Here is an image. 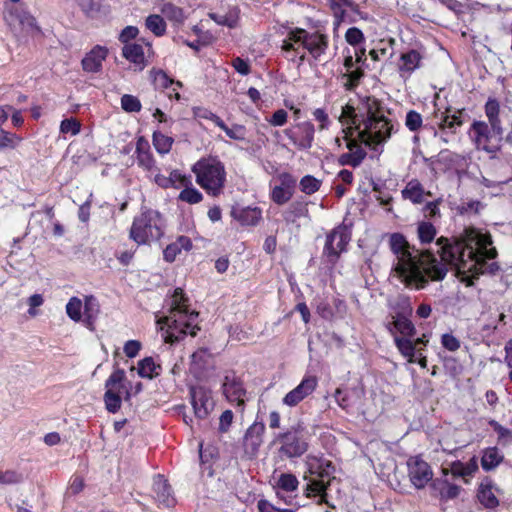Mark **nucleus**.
<instances>
[{
  "instance_id": "1",
  "label": "nucleus",
  "mask_w": 512,
  "mask_h": 512,
  "mask_svg": "<svg viewBox=\"0 0 512 512\" xmlns=\"http://www.w3.org/2000/svg\"><path fill=\"white\" fill-rule=\"evenodd\" d=\"M388 244L396 259L392 270L409 288L419 290L425 288L429 280H443L448 267L454 269L467 286H472L480 275H494L500 269L497 262H487L498 256L492 235L474 226L466 227L459 237L441 236L436 240L440 262L430 250L417 249L400 232L390 234Z\"/></svg>"
},
{
  "instance_id": "2",
  "label": "nucleus",
  "mask_w": 512,
  "mask_h": 512,
  "mask_svg": "<svg viewBox=\"0 0 512 512\" xmlns=\"http://www.w3.org/2000/svg\"><path fill=\"white\" fill-rule=\"evenodd\" d=\"M390 109L383 100L374 95H357L356 103L350 100L342 107L339 122L343 140L357 137L363 144L376 151L384 145L394 132L393 121L389 118Z\"/></svg>"
},
{
  "instance_id": "3",
  "label": "nucleus",
  "mask_w": 512,
  "mask_h": 512,
  "mask_svg": "<svg viewBox=\"0 0 512 512\" xmlns=\"http://www.w3.org/2000/svg\"><path fill=\"white\" fill-rule=\"evenodd\" d=\"M329 45L330 38L324 30L308 31L301 27H291L282 40L281 52L286 60L300 66L307 60V56L320 61L327 54Z\"/></svg>"
},
{
  "instance_id": "4",
  "label": "nucleus",
  "mask_w": 512,
  "mask_h": 512,
  "mask_svg": "<svg viewBox=\"0 0 512 512\" xmlns=\"http://www.w3.org/2000/svg\"><path fill=\"white\" fill-rule=\"evenodd\" d=\"M386 328L392 334L397 349L408 362H417L420 367H427L424 347L429 342V333L419 334L413 322H387Z\"/></svg>"
},
{
  "instance_id": "5",
  "label": "nucleus",
  "mask_w": 512,
  "mask_h": 512,
  "mask_svg": "<svg viewBox=\"0 0 512 512\" xmlns=\"http://www.w3.org/2000/svg\"><path fill=\"white\" fill-rule=\"evenodd\" d=\"M191 171L195 175L196 183L211 197L223 194L227 172L224 163L217 156H205L197 160Z\"/></svg>"
},
{
  "instance_id": "6",
  "label": "nucleus",
  "mask_w": 512,
  "mask_h": 512,
  "mask_svg": "<svg viewBox=\"0 0 512 512\" xmlns=\"http://www.w3.org/2000/svg\"><path fill=\"white\" fill-rule=\"evenodd\" d=\"M164 228L163 215L158 210L142 206L140 212L133 218L129 238L138 246L148 245L161 239Z\"/></svg>"
},
{
  "instance_id": "7",
  "label": "nucleus",
  "mask_w": 512,
  "mask_h": 512,
  "mask_svg": "<svg viewBox=\"0 0 512 512\" xmlns=\"http://www.w3.org/2000/svg\"><path fill=\"white\" fill-rule=\"evenodd\" d=\"M467 133L477 151L485 152L491 158L500 152L503 126L486 123L484 120H473Z\"/></svg>"
},
{
  "instance_id": "8",
  "label": "nucleus",
  "mask_w": 512,
  "mask_h": 512,
  "mask_svg": "<svg viewBox=\"0 0 512 512\" xmlns=\"http://www.w3.org/2000/svg\"><path fill=\"white\" fill-rule=\"evenodd\" d=\"M273 444L278 445V455L284 459L299 458L308 450V442L300 426H291L274 436Z\"/></svg>"
},
{
  "instance_id": "9",
  "label": "nucleus",
  "mask_w": 512,
  "mask_h": 512,
  "mask_svg": "<svg viewBox=\"0 0 512 512\" xmlns=\"http://www.w3.org/2000/svg\"><path fill=\"white\" fill-rule=\"evenodd\" d=\"M351 236V230L344 223L337 225L327 233L322 255L332 267L338 263L341 254L347 251Z\"/></svg>"
},
{
  "instance_id": "10",
  "label": "nucleus",
  "mask_w": 512,
  "mask_h": 512,
  "mask_svg": "<svg viewBox=\"0 0 512 512\" xmlns=\"http://www.w3.org/2000/svg\"><path fill=\"white\" fill-rule=\"evenodd\" d=\"M126 374L123 369L117 368L105 381L104 403L110 413H116L122 404L121 394L125 392L126 399H129L130 392L124 386Z\"/></svg>"
},
{
  "instance_id": "11",
  "label": "nucleus",
  "mask_w": 512,
  "mask_h": 512,
  "mask_svg": "<svg viewBox=\"0 0 512 512\" xmlns=\"http://www.w3.org/2000/svg\"><path fill=\"white\" fill-rule=\"evenodd\" d=\"M312 307L323 320H341L348 316L347 304L338 296L318 294L313 299Z\"/></svg>"
},
{
  "instance_id": "12",
  "label": "nucleus",
  "mask_w": 512,
  "mask_h": 512,
  "mask_svg": "<svg viewBox=\"0 0 512 512\" xmlns=\"http://www.w3.org/2000/svg\"><path fill=\"white\" fill-rule=\"evenodd\" d=\"M154 54L152 43L144 38L122 47V57L133 64L136 71H143Z\"/></svg>"
},
{
  "instance_id": "13",
  "label": "nucleus",
  "mask_w": 512,
  "mask_h": 512,
  "mask_svg": "<svg viewBox=\"0 0 512 512\" xmlns=\"http://www.w3.org/2000/svg\"><path fill=\"white\" fill-rule=\"evenodd\" d=\"M315 131L314 124L306 120L286 128L283 133L297 150L307 151L313 146Z\"/></svg>"
},
{
  "instance_id": "14",
  "label": "nucleus",
  "mask_w": 512,
  "mask_h": 512,
  "mask_svg": "<svg viewBox=\"0 0 512 512\" xmlns=\"http://www.w3.org/2000/svg\"><path fill=\"white\" fill-rule=\"evenodd\" d=\"M279 181L270 191V199L276 205L282 206L288 203L295 194L297 186L296 177L290 172H281L277 175Z\"/></svg>"
},
{
  "instance_id": "15",
  "label": "nucleus",
  "mask_w": 512,
  "mask_h": 512,
  "mask_svg": "<svg viewBox=\"0 0 512 512\" xmlns=\"http://www.w3.org/2000/svg\"><path fill=\"white\" fill-rule=\"evenodd\" d=\"M317 386L318 378L315 375L306 374L301 382L283 397L282 403L288 407H296L311 396Z\"/></svg>"
},
{
  "instance_id": "16",
  "label": "nucleus",
  "mask_w": 512,
  "mask_h": 512,
  "mask_svg": "<svg viewBox=\"0 0 512 512\" xmlns=\"http://www.w3.org/2000/svg\"><path fill=\"white\" fill-rule=\"evenodd\" d=\"M407 467L410 481L417 489L424 488L432 480V469L420 456L410 457L407 461Z\"/></svg>"
},
{
  "instance_id": "17",
  "label": "nucleus",
  "mask_w": 512,
  "mask_h": 512,
  "mask_svg": "<svg viewBox=\"0 0 512 512\" xmlns=\"http://www.w3.org/2000/svg\"><path fill=\"white\" fill-rule=\"evenodd\" d=\"M190 397L195 416L205 419L214 408L210 389L204 386H193L190 388Z\"/></svg>"
},
{
  "instance_id": "18",
  "label": "nucleus",
  "mask_w": 512,
  "mask_h": 512,
  "mask_svg": "<svg viewBox=\"0 0 512 512\" xmlns=\"http://www.w3.org/2000/svg\"><path fill=\"white\" fill-rule=\"evenodd\" d=\"M166 342L174 343L185 338L186 335L196 336L200 330L194 322H158Z\"/></svg>"
},
{
  "instance_id": "19",
  "label": "nucleus",
  "mask_w": 512,
  "mask_h": 512,
  "mask_svg": "<svg viewBox=\"0 0 512 512\" xmlns=\"http://www.w3.org/2000/svg\"><path fill=\"white\" fill-rule=\"evenodd\" d=\"M365 396V389L362 385H356L349 388H337L334 398L337 404L346 412L359 408Z\"/></svg>"
},
{
  "instance_id": "20",
  "label": "nucleus",
  "mask_w": 512,
  "mask_h": 512,
  "mask_svg": "<svg viewBox=\"0 0 512 512\" xmlns=\"http://www.w3.org/2000/svg\"><path fill=\"white\" fill-rule=\"evenodd\" d=\"M223 394L226 399L239 407H244L246 390L241 379L234 373L225 375L222 383Z\"/></svg>"
},
{
  "instance_id": "21",
  "label": "nucleus",
  "mask_w": 512,
  "mask_h": 512,
  "mask_svg": "<svg viewBox=\"0 0 512 512\" xmlns=\"http://www.w3.org/2000/svg\"><path fill=\"white\" fill-rule=\"evenodd\" d=\"M333 471L334 466L330 461L320 462L317 467L311 464L309 467L310 474H315L320 479L313 480L309 484H307V496H310V493L319 494L321 496V502H326L325 491L327 489V484L324 482L323 478L329 477Z\"/></svg>"
},
{
  "instance_id": "22",
  "label": "nucleus",
  "mask_w": 512,
  "mask_h": 512,
  "mask_svg": "<svg viewBox=\"0 0 512 512\" xmlns=\"http://www.w3.org/2000/svg\"><path fill=\"white\" fill-rule=\"evenodd\" d=\"M344 144L348 152L339 155L338 164L354 168L360 166L367 156L366 150L362 147L363 142L357 137L344 140Z\"/></svg>"
},
{
  "instance_id": "23",
  "label": "nucleus",
  "mask_w": 512,
  "mask_h": 512,
  "mask_svg": "<svg viewBox=\"0 0 512 512\" xmlns=\"http://www.w3.org/2000/svg\"><path fill=\"white\" fill-rule=\"evenodd\" d=\"M215 361L207 348H200L191 355L189 370L198 379L204 378L214 370Z\"/></svg>"
},
{
  "instance_id": "24",
  "label": "nucleus",
  "mask_w": 512,
  "mask_h": 512,
  "mask_svg": "<svg viewBox=\"0 0 512 512\" xmlns=\"http://www.w3.org/2000/svg\"><path fill=\"white\" fill-rule=\"evenodd\" d=\"M109 55V49L103 45H95L81 60L82 70L86 73L97 74L103 70V62Z\"/></svg>"
},
{
  "instance_id": "25",
  "label": "nucleus",
  "mask_w": 512,
  "mask_h": 512,
  "mask_svg": "<svg viewBox=\"0 0 512 512\" xmlns=\"http://www.w3.org/2000/svg\"><path fill=\"white\" fill-rule=\"evenodd\" d=\"M424 53L418 49H409L401 53L397 70L402 78H409L418 69L422 67Z\"/></svg>"
},
{
  "instance_id": "26",
  "label": "nucleus",
  "mask_w": 512,
  "mask_h": 512,
  "mask_svg": "<svg viewBox=\"0 0 512 512\" xmlns=\"http://www.w3.org/2000/svg\"><path fill=\"white\" fill-rule=\"evenodd\" d=\"M227 330L233 340H252L262 333V322H233Z\"/></svg>"
},
{
  "instance_id": "27",
  "label": "nucleus",
  "mask_w": 512,
  "mask_h": 512,
  "mask_svg": "<svg viewBox=\"0 0 512 512\" xmlns=\"http://www.w3.org/2000/svg\"><path fill=\"white\" fill-rule=\"evenodd\" d=\"M264 433L265 425L262 422H254L248 427L243 439V446L247 455L256 456L263 443Z\"/></svg>"
},
{
  "instance_id": "28",
  "label": "nucleus",
  "mask_w": 512,
  "mask_h": 512,
  "mask_svg": "<svg viewBox=\"0 0 512 512\" xmlns=\"http://www.w3.org/2000/svg\"><path fill=\"white\" fill-rule=\"evenodd\" d=\"M135 156L137 165L143 170L147 172L159 171L151 152L150 143L144 136H139L136 140Z\"/></svg>"
},
{
  "instance_id": "29",
  "label": "nucleus",
  "mask_w": 512,
  "mask_h": 512,
  "mask_svg": "<svg viewBox=\"0 0 512 512\" xmlns=\"http://www.w3.org/2000/svg\"><path fill=\"white\" fill-rule=\"evenodd\" d=\"M153 493L154 498L160 506L172 507L175 505L176 500L172 495L171 487L164 476L158 474L153 480Z\"/></svg>"
},
{
  "instance_id": "30",
  "label": "nucleus",
  "mask_w": 512,
  "mask_h": 512,
  "mask_svg": "<svg viewBox=\"0 0 512 512\" xmlns=\"http://www.w3.org/2000/svg\"><path fill=\"white\" fill-rule=\"evenodd\" d=\"M170 312L173 314V316L198 315L196 311L190 309V299L184 290L180 287L175 288L170 296Z\"/></svg>"
},
{
  "instance_id": "31",
  "label": "nucleus",
  "mask_w": 512,
  "mask_h": 512,
  "mask_svg": "<svg viewBox=\"0 0 512 512\" xmlns=\"http://www.w3.org/2000/svg\"><path fill=\"white\" fill-rule=\"evenodd\" d=\"M262 213V209L258 206H247L233 208L231 215L240 225L254 227L261 222L263 218Z\"/></svg>"
},
{
  "instance_id": "32",
  "label": "nucleus",
  "mask_w": 512,
  "mask_h": 512,
  "mask_svg": "<svg viewBox=\"0 0 512 512\" xmlns=\"http://www.w3.org/2000/svg\"><path fill=\"white\" fill-rule=\"evenodd\" d=\"M365 77V70L360 66H355L352 69H340L338 79L341 81L342 87L345 91H355L362 83Z\"/></svg>"
},
{
  "instance_id": "33",
  "label": "nucleus",
  "mask_w": 512,
  "mask_h": 512,
  "mask_svg": "<svg viewBox=\"0 0 512 512\" xmlns=\"http://www.w3.org/2000/svg\"><path fill=\"white\" fill-rule=\"evenodd\" d=\"M498 488L495 486L493 481L486 477L479 485L477 491V498L479 502L488 509H494L499 505L495 492H498Z\"/></svg>"
},
{
  "instance_id": "34",
  "label": "nucleus",
  "mask_w": 512,
  "mask_h": 512,
  "mask_svg": "<svg viewBox=\"0 0 512 512\" xmlns=\"http://www.w3.org/2000/svg\"><path fill=\"white\" fill-rule=\"evenodd\" d=\"M452 107L447 106L445 111L440 115V121L438 123V129L441 131L448 130L452 134H455L458 127H461L464 124V120L462 115L465 113V109H457L453 114Z\"/></svg>"
},
{
  "instance_id": "35",
  "label": "nucleus",
  "mask_w": 512,
  "mask_h": 512,
  "mask_svg": "<svg viewBox=\"0 0 512 512\" xmlns=\"http://www.w3.org/2000/svg\"><path fill=\"white\" fill-rule=\"evenodd\" d=\"M160 12L164 19H167L172 27L179 29L187 19L185 10L170 1H165L160 6Z\"/></svg>"
},
{
  "instance_id": "36",
  "label": "nucleus",
  "mask_w": 512,
  "mask_h": 512,
  "mask_svg": "<svg viewBox=\"0 0 512 512\" xmlns=\"http://www.w3.org/2000/svg\"><path fill=\"white\" fill-rule=\"evenodd\" d=\"M426 195L431 196V192L425 191L424 186L418 179H411L401 190L402 198L409 200L414 205L422 204Z\"/></svg>"
},
{
  "instance_id": "37",
  "label": "nucleus",
  "mask_w": 512,
  "mask_h": 512,
  "mask_svg": "<svg viewBox=\"0 0 512 512\" xmlns=\"http://www.w3.org/2000/svg\"><path fill=\"white\" fill-rule=\"evenodd\" d=\"M82 12L91 19H101L111 13L109 5H103L101 1L96 0H76Z\"/></svg>"
},
{
  "instance_id": "38",
  "label": "nucleus",
  "mask_w": 512,
  "mask_h": 512,
  "mask_svg": "<svg viewBox=\"0 0 512 512\" xmlns=\"http://www.w3.org/2000/svg\"><path fill=\"white\" fill-rule=\"evenodd\" d=\"M192 246V241L188 236H178L174 242L168 244L163 250V259L168 263H172L181 254L182 250L190 251Z\"/></svg>"
},
{
  "instance_id": "39",
  "label": "nucleus",
  "mask_w": 512,
  "mask_h": 512,
  "mask_svg": "<svg viewBox=\"0 0 512 512\" xmlns=\"http://www.w3.org/2000/svg\"><path fill=\"white\" fill-rule=\"evenodd\" d=\"M504 460V454L496 446L487 447L481 452V467L484 471L496 469Z\"/></svg>"
},
{
  "instance_id": "40",
  "label": "nucleus",
  "mask_w": 512,
  "mask_h": 512,
  "mask_svg": "<svg viewBox=\"0 0 512 512\" xmlns=\"http://www.w3.org/2000/svg\"><path fill=\"white\" fill-rule=\"evenodd\" d=\"M208 16L218 25L226 26L228 28H235L239 24L240 9L238 6H232L225 14L211 12L208 14Z\"/></svg>"
},
{
  "instance_id": "41",
  "label": "nucleus",
  "mask_w": 512,
  "mask_h": 512,
  "mask_svg": "<svg viewBox=\"0 0 512 512\" xmlns=\"http://www.w3.org/2000/svg\"><path fill=\"white\" fill-rule=\"evenodd\" d=\"M308 204L302 197L294 200L283 213V220L286 223H294L296 219L307 216L309 213Z\"/></svg>"
},
{
  "instance_id": "42",
  "label": "nucleus",
  "mask_w": 512,
  "mask_h": 512,
  "mask_svg": "<svg viewBox=\"0 0 512 512\" xmlns=\"http://www.w3.org/2000/svg\"><path fill=\"white\" fill-rule=\"evenodd\" d=\"M484 113L487 118L486 123L503 126L500 118L501 104L495 97H489L484 104Z\"/></svg>"
},
{
  "instance_id": "43",
  "label": "nucleus",
  "mask_w": 512,
  "mask_h": 512,
  "mask_svg": "<svg viewBox=\"0 0 512 512\" xmlns=\"http://www.w3.org/2000/svg\"><path fill=\"white\" fill-rule=\"evenodd\" d=\"M145 28L155 37H162L167 32V23L163 15L150 14L145 18Z\"/></svg>"
},
{
  "instance_id": "44",
  "label": "nucleus",
  "mask_w": 512,
  "mask_h": 512,
  "mask_svg": "<svg viewBox=\"0 0 512 512\" xmlns=\"http://www.w3.org/2000/svg\"><path fill=\"white\" fill-rule=\"evenodd\" d=\"M150 76L155 88L167 89L174 84L177 87H182V83L180 81H175L169 77L168 74L162 69L152 68L150 71Z\"/></svg>"
},
{
  "instance_id": "45",
  "label": "nucleus",
  "mask_w": 512,
  "mask_h": 512,
  "mask_svg": "<svg viewBox=\"0 0 512 512\" xmlns=\"http://www.w3.org/2000/svg\"><path fill=\"white\" fill-rule=\"evenodd\" d=\"M161 366L152 357H146L138 362L137 372L142 378L153 379L160 374Z\"/></svg>"
},
{
  "instance_id": "46",
  "label": "nucleus",
  "mask_w": 512,
  "mask_h": 512,
  "mask_svg": "<svg viewBox=\"0 0 512 512\" xmlns=\"http://www.w3.org/2000/svg\"><path fill=\"white\" fill-rule=\"evenodd\" d=\"M395 40L393 38H390L388 40L380 39L374 48H372L369 51V56L374 62H379L383 60L384 58H388L391 56V53L389 54V50L394 45Z\"/></svg>"
},
{
  "instance_id": "47",
  "label": "nucleus",
  "mask_w": 512,
  "mask_h": 512,
  "mask_svg": "<svg viewBox=\"0 0 512 512\" xmlns=\"http://www.w3.org/2000/svg\"><path fill=\"white\" fill-rule=\"evenodd\" d=\"M152 144L160 155L168 154L174 144V138L163 134L160 131H154L152 134Z\"/></svg>"
},
{
  "instance_id": "48",
  "label": "nucleus",
  "mask_w": 512,
  "mask_h": 512,
  "mask_svg": "<svg viewBox=\"0 0 512 512\" xmlns=\"http://www.w3.org/2000/svg\"><path fill=\"white\" fill-rule=\"evenodd\" d=\"M437 234L436 227L429 221H421L417 226V236L421 244L431 243Z\"/></svg>"
},
{
  "instance_id": "49",
  "label": "nucleus",
  "mask_w": 512,
  "mask_h": 512,
  "mask_svg": "<svg viewBox=\"0 0 512 512\" xmlns=\"http://www.w3.org/2000/svg\"><path fill=\"white\" fill-rule=\"evenodd\" d=\"M321 186L322 180L310 174L303 176L299 181V189L306 195H312L318 192Z\"/></svg>"
},
{
  "instance_id": "50",
  "label": "nucleus",
  "mask_w": 512,
  "mask_h": 512,
  "mask_svg": "<svg viewBox=\"0 0 512 512\" xmlns=\"http://www.w3.org/2000/svg\"><path fill=\"white\" fill-rule=\"evenodd\" d=\"M100 312V305L93 295H86L83 303V320H95Z\"/></svg>"
},
{
  "instance_id": "51",
  "label": "nucleus",
  "mask_w": 512,
  "mask_h": 512,
  "mask_svg": "<svg viewBox=\"0 0 512 512\" xmlns=\"http://www.w3.org/2000/svg\"><path fill=\"white\" fill-rule=\"evenodd\" d=\"M177 199L178 201L193 205L198 204L203 200V194L191 183V185L183 187Z\"/></svg>"
},
{
  "instance_id": "52",
  "label": "nucleus",
  "mask_w": 512,
  "mask_h": 512,
  "mask_svg": "<svg viewBox=\"0 0 512 512\" xmlns=\"http://www.w3.org/2000/svg\"><path fill=\"white\" fill-rule=\"evenodd\" d=\"M22 140V137L16 133L0 129V151L5 149H16Z\"/></svg>"
},
{
  "instance_id": "53",
  "label": "nucleus",
  "mask_w": 512,
  "mask_h": 512,
  "mask_svg": "<svg viewBox=\"0 0 512 512\" xmlns=\"http://www.w3.org/2000/svg\"><path fill=\"white\" fill-rule=\"evenodd\" d=\"M219 128L232 140L242 141L246 137L247 129L242 124H233L229 127L224 121H222Z\"/></svg>"
},
{
  "instance_id": "54",
  "label": "nucleus",
  "mask_w": 512,
  "mask_h": 512,
  "mask_svg": "<svg viewBox=\"0 0 512 512\" xmlns=\"http://www.w3.org/2000/svg\"><path fill=\"white\" fill-rule=\"evenodd\" d=\"M413 308L408 298H401L395 306V314L393 320H409L412 316Z\"/></svg>"
},
{
  "instance_id": "55",
  "label": "nucleus",
  "mask_w": 512,
  "mask_h": 512,
  "mask_svg": "<svg viewBox=\"0 0 512 512\" xmlns=\"http://www.w3.org/2000/svg\"><path fill=\"white\" fill-rule=\"evenodd\" d=\"M405 126L410 132H418L423 127L422 115L416 110H409L405 117ZM428 128V125H424Z\"/></svg>"
},
{
  "instance_id": "56",
  "label": "nucleus",
  "mask_w": 512,
  "mask_h": 512,
  "mask_svg": "<svg viewBox=\"0 0 512 512\" xmlns=\"http://www.w3.org/2000/svg\"><path fill=\"white\" fill-rule=\"evenodd\" d=\"M66 313L71 320H82L83 302L78 297H71L66 304Z\"/></svg>"
},
{
  "instance_id": "57",
  "label": "nucleus",
  "mask_w": 512,
  "mask_h": 512,
  "mask_svg": "<svg viewBox=\"0 0 512 512\" xmlns=\"http://www.w3.org/2000/svg\"><path fill=\"white\" fill-rule=\"evenodd\" d=\"M488 424L498 434V443L506 446L512 442V431L510 429L502 426L494 419L489 420Z\"/></svg>"
},
{
  "instance_id": "58",
  "label": "nucleus",
  "mask_w": 512,
  "mask_h": 512,
  "mask_svg": "<svg viewBox=\"0 0 512 512\" xmlns=\"http://www.w3.org/2000/svg\"><path fill=\"white\" fill-rule=\"evenodd\" d=\"M82 124L81 122L74 117L63 119L60 123V133L63 135L71 134L73 136L77 135L81 131Z\"/></svg>"
},
{
  "instance_id": "59",
  "label": "nucleus",
  "mask_w": 512,
  "mask_h": 512,
  "mask_svg": "<svg viewBox=\"0 0 512 512\" xmlns=\"http://www.w3.org/2000/svg\"><path fill=\"white\" fill-rule=\"evenodd\" d=\"M298 479L290 473L281 474L277 481V488L285 492H293L298 487Z\"/></svg>"
},
{
  "instance_id": "60",
  "label": "nucleus",
  "mask_w": 512,
  "mask_h": 512,
  "mask_svg": "<svg viewBox=\"0 0 512 512\" xmlns=\"http://www.w3.org/2000/svg\"><path fill=\"white\" fill-rule=\"evenodd\" d=\"M121 108L127 113H137L141 111L142 104L136 96L124 94L121 97Z\"/></svg>"
},
{
  "instance_id": "61",
  "label": "nucleus",
  "mask_w": 512,
  "mask_h": 512,
  "mask_svg": "<svg viewBox=\"0 0 512 512\" xmlns=\"http://www.w3.org/2000/svg\"><path fill=\"white\" fill-rule=\"evenodd\" d=\"M22 11H23L22 8L15 7V6H12V5L10 6L8 4H5V9H4V13H3V17H4L5 22L9 26L15 25L16 23H18Z\"/></svg>"
},
{
  "instance_id": "62",
  "label": "nucleus",
  "mask_w": 512,
  "mask_h": 512,
  "mask_svg": "<svg viewBox=\"0 0 512 512\" xmlns=\"http://www.w3.org/2000/svg\"><path fill=\"white\" fill-rule=\"evenodd\" d=\"M169 179H171L173 184L171 188L175 189L191 185L192 182L190 176L182 174L179 170H173L169 175Z\"/></svg>"
},
{
  "instance_id": "63",
  "label": "nucleus",
  "mask_w": 512,
  "mask_h": 512,
  "mask_svg": "<svg viewBox=\"0 0 512 512\" xmlns=\"http://www.w3.org/2000/svg\"><path fill=\"white\" fill-rule=\"evenodd\" d=\"M312 115L315 121L318 122V130L323 131L327 130L331 125V120L329 118L328 113L323 108H316Z\"/></svg>"
},
{
  "instance_id": "64",
  "label": "nucleus",
  "mask_w": 512,
  "mask_h": 512,
  "mask_svg": "<svg viewBox=\"0 0 512 512\" xmlns=\"http://www.w3.org/2000/svg\"><path fill=\"white\" fill-rule=\"evenodd\" d=\"M266 120L273 127H282L288 122V112L285 109H278Z\"/></svg>"
}]
</instances>
